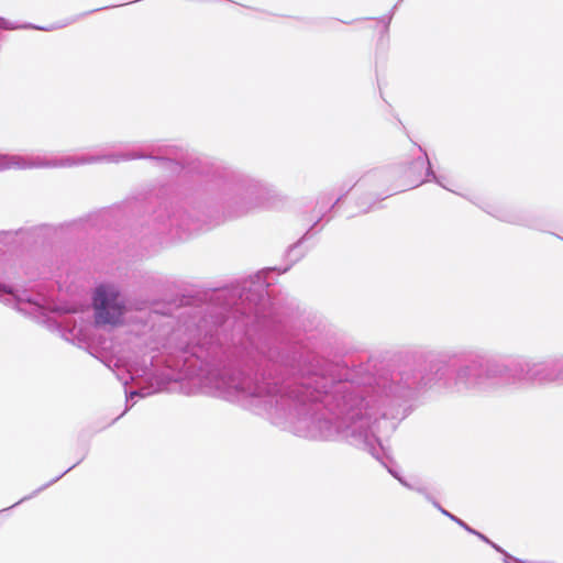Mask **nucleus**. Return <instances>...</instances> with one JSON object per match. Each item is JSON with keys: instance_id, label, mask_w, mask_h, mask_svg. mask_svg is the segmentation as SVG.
Returning <instances> with one entry per match:
<instances>
[{"instance_id": "1", "label": "nucleus", "mask_w": 563, "mask_h": 563, "mask_svg": "<svg viewBox=\"0 0 563 563\" xmlns=\"http://www.w3.org/2000/svg\"><path fill=\"white\" fill-rule=\"evenodd\" d=\"M92 306L97 324L118 325L121 323L125 306L119 291L113 286H98L95 290Z\"/></svg>"}]
</instances>
